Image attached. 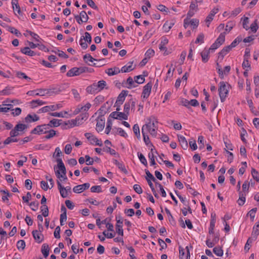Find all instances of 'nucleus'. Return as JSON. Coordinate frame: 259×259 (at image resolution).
<instances>
[{"label": "nucleus", "mask_w": 259, "mask_h": 259, "mask_svg": "<svg viewBox=\"0 0 259 259\" xmlns=\"http://www.w3.org/2000/svg\"><path fill=\"white\" fill-rule=\"evenodd\" d=\"M116 231L117 233L121 236L123 235V231L122 229V224L123 220L120 216L116 217Z\"/></svg>", "instance_id": "0eeeda50"}, {"label": "nucleus", "mask_w": 259, "mask_h": 259, "mask_svg": "<svg viewBox=\"0 0 259 259\" xmlns=\"http://www.w3.org/2000/svg\"><path fill=\"white\" fill-rule=\"evenodd\" d=\"M199 20L197 19H193L190 20V25L193 27V29L197 28L199 25Z\"/></svg>", "instance_id": "bf43d9fd"}, {"label": "nucleus", "mask_w": 259, "mask_h": 259, "mask_svg": "<svg viewBox=\"0 0 259 259\" xmlns=\"http://www.w3.org/2000/svg\"><path fill=\"white\" fill-rule=\"evenodd\" d=\"M49 246L47 244H44L41 246V252L45 257H47L49 254Z\"/></svg>", "instance_id": "c85d7f7f"}, {"label": "nucleus", "mask_w": 259, "mask_h": 259, "mask_svg": "<svg viewBox=\"0 0 259 259\" xmlns=\"http://www.w3.org/2000/svg\"><path fill=\"white\" fill-rule=\"evenodd\" d=\"M151 88L152 83L151 82L148 83L144 87L142 95V97H143V98H147L149 96Z\"/></svg>", "instance_id": "9d476101"}, {"label": "nucleus", "mask_w": 259, "mask_h": 259, "mask_svg": "<svg viewBox=\"0 0 259 259\" xmlns=\"http://www.w3.org/2000/svg\"><path fill=\"white\" fill-rule=\"evenodd\" d=\"M133 132L135 135L136 136L137 138L138 139H140L141 136H140V128L138 124H135L133 126Z\"/></svg>", "instance_id": "f704fd0d"}, {"label": "nucleus", "mask_w": 259, "mask_h": 259, "mask_svg": "<svg viewBox=\"0 0 259 259\" xmlns=\"http://www.w3.org/2000/svg\"><path fill=\"white\" fill-rule=\"evenodd\" d=\"M21 52L25 55H27L29 56H33L36 55V53L30 50V48L29 47H24L21 49Z\"/></svg>", "instance_id": "4be33fe9"}, {"label": "nucleus", "mask_w": 259, "mask_h": 259, "mask_svg": "<svg viewBox=\"0 0 259 259\" xmlns=\"http://www.w3.org/2000/svg\"><path fill=\"white\" fill-rule=\"evenodd\" d=\"M18 140L15 137H12L11 136L10 137L7 138L6 140L4 141V144L5 145L9 144L12 142H17Z\"/></svg>", "instance_id": "864d4df0"}, {"label": "nucleus", "mask_w": 259, "mask_h": 259, "mask_svg": "<svg viewBox=\"0 0 259 259\" xmlns=\"http://www.w3.org/2000/svg\"><path fill=\"white\" fill-rule=\"evenodd\" d=\"M215 219L214 218H212L210 222V226L209 228V234H212L214 233V228L215 226Z\"/></svg>", "instance_id": "72a5a7b5"}, {"label": "nucleus", "mask_w": 259, "mask_h": 259, "mask_svg": "<svg viewBox=\"0 0 259 259\" xmlns=\"http://www.w3.org/2000/svg\"><path fill=\"white\" fill-rule=\"evenodd\" d=\"M251 175L253 178L257 182H259V173L254 168L251 169Z\"/></svg>", "instance_id": "c03bdc74"}, {"label": "nucleus", "mask_w": 259, "mask_h": 259, "mask_svg": "<svg viewBox=\"0 0 259 259\" xmlns=\"http://www.w3.org/2000/svg\"><path fill=\"white\" fill-rule=\"evenodd\" d=\"M90 186V184L89 183H84L82 185H79L75 186L73 188V191L74 193H80L83 192L84 190L88 189L89 188Z\"/></svg>", "instance_id": "1a4fd4ad"}, {"label": "nucleus", "mask_w": 259, "mask_h": 259, "mask_svg": "<svg viewBox=\"0 0 259 259\" xmlns=\"http://www.w3.org/2000/svg\"><path fill=\"white\" fill-rule=\"evenodd\" d=\"M145 172L146 174V178H148L150 179V180L153 181L154 182H156V179L154 178V177L149 172V171L147 169H145Z\"/></svg>", "instance_id": "0e129e2a"}, {"label": "nucleus", "mask_w": 259, "mask_h": 259, "mask_svg": "<svg viewBox=\"0 0 259 259\" xmlns=\"http://www.w3.org/2000/svg\"><path fill=\"white\" fill-rule=\"evenodd\" d=\"M138 156L141 162L144 165L147 166V161L144 155L141 153H138Z\"/></svg>", "instance_id": "a18cd8bd"}, {"label": "nucleus", "mask_w": 259, "mask_h": 259, "mask_svg": "<svg viewBox=\"0 0 259 259\" xmlns=\"http://www.w3.org/2000/svg\"><path fill=\"white\" fill-rule=\"evenodd\" d=\"M47 133H48V134L45 136V138L47 139H49L53 138L56 134V131L54 130H48Z\"/></svg>", "instance_id": "603ef678"}, {"label": "nucleus", "mask_w": 259, "mask_h": 259, "mask_svg": "<svg viewBox=\"0 0 259 259\" xmlns=\"http://www.w3.org/2000/svg\"><path fill=\"white\" fill-rule=\"evenodd\" d=\"M219 11V9L213 8L210 12L209 14L206 17L205 22L208 23L207 27H209V24L213 20V17Z\"/></svg>", "instance_id": "9b49d317"}, {"label": "nucleus", "mask_w": 259, "mask_h": 259, "mask_svg": "<svg viewBox=\"0 0 259 259\" xmlns=\"http://www.w3.org/2000/svg\"><path fill=\"white\" fill-rule=\"evenodd\" d=\"M80 73L79 72V69L78 67H73L69 70L67 73V75L70 77L77 76Z\"/></svg>", "instance_id": "aec40b11"}, {"label": "nucleus", "mask_w": 259, "mask_h": 259, "mask_svg": "<svg viewBox=\"0 0 259 259\" xmlns=\"http://www.w3.org/2000/svg\"><path fill=\"white\" fill-rule=\"evenodd\" d=\"M39 119V117L36 114H34L33 116L31 114H28L25 118V121L26 122H31L36 121L38 120Z\"/></svg>", "instance_id": "5701e85b"}, {"label": "nucleus", "mask_w": 259, "mask_h": 259, "mask_svg": "<svg viewBox=\"0 0 259 259\" xmlns=\"http://www.w3.org/2000/svg\"><path fill=\"white\" fill-rule=\"evenodd\" d=\"M225 34L226 32L221 33L215 41L220 45H222L225 41Z\"/></svg>", "instance_id": "4c0bfd02"}, {"label": "nucleus", "mask_w": 259, "mask_h": 259, "mask_svg": "<svg viewBox=\"0 0 259 259\" xmlns=\"http://www.w3.org/2000/svg\"><path fill=\"white\" fill-rule=\"evenodd\" d=\"M174 23L168 22V21L165 22L163 26V28L165 32H168L172 27L174 26Z\"/></svg>", "instance_id": "c9c22d12"}, {"label": "nucleus", "mask_w": 259, "mask_h": 259, "mask_svg": "<svg viewBox=\"0 0 259 259\" xmlns=\"http://www.w3.org/2000/svg\"><path fill=\"white\" fill-rule=\"evenodd\" d=\"M29 205L31 207V209L33 211H36L37 210L38 206H39V203L38 201H33L31 202V203H29Z\"/></svg>", "instance_id": "8fccbe9b"}, {"label": "nucleus", "mask_w": 259, "mask_h": 259, "mask_svg": "<svg viewBox=\"0 0 259 259\" xmlns=\"http://www.w3.org/2000/svg\"><path fill=\"white\" fill-rule=\"evenodd\" d=\"M83 60L84 61V62L87 63H88L89 65H92L89 63H88L89 61L92 63V62H93L94 61H98L97 59H94L90 54H85L83 56Z\"/></svg>", "instance_id": "7c9ffc66"}, {"label": "nucleus", "mask_w": 259, "mask_h": 259, "mask_svg": "<svg viewBox=\"0 0 259 259\" xmlns=\"http://www.w3.org/2000/svg\"><path fill=\"white\" fill-rule=\"evenodd\" d=\"M245 201V197L243 194L241 192H239V198L238 200V204L240 206L243 205Z\"/></svg>", "instance_id": "37998d69"}, {"label": "nucleus", "mask_w": 259, "mask_h": 259, "mask_svg": "<svg viewBox=\"0 0 259 259\" xmlns=\"http://www.w3.org/2000/svg\"><path fill=\"white\" fill-rule=\"evenodd\" d=\"M134 190L135 191L136 193L139 194L142 193L143 190L141 187L138 184H135L133 186Z\"/></svg>", "instance_id": "69168bd1"}, {"label": "nucleus", "mask_w": 259, "mask_h": 259, "mask_svg": "<svg viewBox=\"0 0 259 259\" xmlns=\"http://www.w3.org/2000/svg\"><path fill=\"white\" fill-rule=\"evenodd\" d=\"M133 61L129 62L126 65L123 66L121 69V72L122 73L128 72L134 69L135 67L133 66Z\"/></svg>", "instance_id": "4468645a"}, {"label": "nucleus", "mask_w": 259, "mask_h": 259, "mask_svg": "<svg viewBox=\"0 0 259 259\" xmlns=\"http://www.w3.org/2000/svg\"><path fill=\"white\" fill-rule=\"evenodd\" d=\"M259 234V220L258 222L253 226L251 236L254 239H256Z\"/></svg>", "instance_id": "6ab92c4d"}, {"label": "nucleus", "mask_w": 259, "mask_h": 259, "mask_svg": "<svg viewBox=\"0 0 259 259\" xmlns=\"http://www.w3.org/2000/svg\"><path fill=\"white\" fill-rule=\"evenodd\" d=\"M147 128V126H145L144 128H142V134L143 136V140L146 145H148L151 144L149 138L147 135V133L145 132V129Z\"/></svg>", "instance_id": "b1692460"}, {"label": "nucleus", "mask_w": 259, "mask_h": 259, "mask_svg": "<svg viewBox=\"0 0 259 259\" xmlns=\"http://www.w3.org/2000/svg\"><path fill=\"white\" fill-rule=\"evenodd\" d=\"M256 210V208H253L248 212V214L250 216L252 221H253Z\"/></svg>", "instance_id": "338daca9"}, {"label": "nucleus", "mask_w": 259, "mask_h": 259, "mask_svg": "<svg viewBox=\"0 0 259 259\" xmlns=\"http://www.w3.org/2000/svg\"><path fill=\"white\" fill-rule=\"evenodd\" d=\"M213 252L218 256H222L223 255V250L222 248L220 247L213 248Z\"/></svg>", "instance_id": "ea45409f"}, {"label": "nucleus", "mask_w": 259, "mask_h": 259, "mask_svg": "<svg viewBox=\"0 0 259 259\" xmlns=\"http://www.w3.org/2000/svg\"><path fill=\"white\" fill-rule=\"evenodd\" d=\"M88 117V115L87 113L81 114L79 116H77L75 120H77V122H81V124L83 122V120H85Z\"/></svg>", "instance_id": "473e14b6"}, {"label": "nucleus", "mask_w": 259, "mask_h": 259, "mask_svg": "<svg viewBox=\"0 0 259 259\" xmlns=\"http://www.w3.org/2000/svg\"><path fill=\"white\" fill-rule=\"evenodd\" d=\"M79 16L81 17V18L82 19L83 21H82V22H86L89 19V17L84 11H82L80 13Z\"/></svg>", "instance_id": "5fc2aeb1"}, {"label": "nucleus", "mask_w": 259, "mask_h": 259, "mask_svg": "<svg viewBox=\"0 0 259 259\" xmlns=\"http://www.w3.org/2000/svg\"><path fill=\"white\" fill-rule=\"evenodd\" d=\"M82 38L83 39L84 41L89 44H91L92 42V37L91 34L88 32L84 33V36H83Z\"/></svg>", "instance_id": "3c124183"}, {"label": "nucleus", "mask_w": 259, "mask_h": 259, "mask_svg": "<svg viewBox=\"0 0 259 259\" xmlns=\"http://www.w3.org/2000/svg\"><path fill=\"white\" fill-rule=\"evenodd\" d=\"M32 234L34 240L37 243H40L43 241L44 237L40 230H34L32 231Z\"/></svg>", "instance_id": "6e6552de"}, {"label": "nucleus", "mask_w": 259, "mask_h": 259, "mask_svg": "<svg viewBox=\"0 0 259 259\" xmlns=\"http://www.w3.org/2000/svg\"><path fill=\"white\" fill-rule=\"evenodd\" d=\"M168 39L165 38V37H164V38H162V40L161 41V42L159 45V49L161 50V51H164V50H166V47H165V46L168 44Z\"/></svg>", "instance_id": "c756f323"}, {"label": "nucleus", "mask_w": 259, "mask_h": 259, "mask_svg": "<svg viewBox=\"0 0 259 259\" xmlns=\"http://www.w3.org/2000/svg\"><path fill=\"white\" fill-rule=\"evenodd\" d=\"M16 76L19 78H24L27 79L28 80H30L31 78L27 76L24 73L21 72H17L16 73Z\"/></svg>", "instance_id": "6e6d98bb"}, {"label": "nucleus", "mask_w": 259, "mask_h": 259, "mask_svg": "<svg viewBox=\"0 0 259 259\" xmlns=\"http://www.w3.org/2000/svg\"><path fill=\"white\" fill-rule=\"evenodd\" d=\"M106 85L104 80H100L97 83H94L93 84L87 87L86 90L89 94H96L102 90Z\"/></svg>", "instance_id": "f03ea898"}, {"label": "nucleus", "mask_w": 259, "mask_h": 259, "mask_svg": "<svg viewBox=\"0 0 259 259\" xmlns=\"http://www.w3.org/2000/svg\"><path fill=\"white\" fill-rule=\"evenodd\" d=\"M231 49L232 48L229 46L225 47L219 53V57H221L223 59L224 57L231 51Z\"/></svg>", "instance_id": "cd10ccee"}, {"label": "nucleus", "mask_w": 259, "mask_h": 259, "mask_svg": "<svg viewBox=\"0 0 259 259\" xmlns=\"http://www.w3.org/2000/svg\"><path fill=\"white\" fill-rule=\"evenodd\" d=\"M148 157L150 160V165H154L156 164V162L155 161V156L153 152V148L151 149L150 152L148 154Z\"/></svg>", "instance_id": "58836bf2"}, {"label": "nucleus", "mask_w": 259, "mask_h": 259, "mask_svg": "<svg viewBox=\"0 0 259 259\" xmlns=\"http://www.w3.org/2000/svg\"><path fill=\"white\" fill-rule=\"evenodd\" d=\"M56 161L58 163V167L59 169L58 170L55 171L56 177L58 179L62 178L63 180H67V178L66 175V170L62 159L60 158H58L56 159Z\"/></svg>", "instance_id": "7ed1b4c3"}, {"label": "nucleus", "mask_w": 259, "mask_h": 259, "mask_svg": "<svg viewBox=\"0 0 259 259\" xmlns=\"http://www.w3.org/2000/svg\"><path fill=\"white\" fill-rule=\"evenodd\" d=\"M235 25V23L233 22H228L226 26L225 31L230 32Z\"/></svg>", "instance_id": "4d7b16f0"}, {"label": "nucleus", "mask_w": 259, "mask_h": 259, "mask_svg": "<svg viewBox=\"0 0 259 259\" xmlns=\"http://www.w3.org/2000/svg\"><path fill=\"white\" fill-rule=\"evenodd\" d=\"M84 136L88 139V140L90 141L91 144H94L97 138L95 136L89 133H85Z\"/></svg>", "instance_id": "2f4dec72"}, {"label": "nucleus", "mask_w": 259, "mask_h": 259, "mask_svg": "<svg viewBox=\"0 0 259 259\" xmlns=\"http://www.w3.org/2000/svg\"><path fill=\"white\" fill-rule=\"evenodd\" d=\"M210 52V51L209 50H204L201 53L202 60L203 62L206 63L208 61Z\"/></svg>", "instance_id": "393cba45"}, {"label": "nucleus", "mask_w": 259, "mask_h": 259, "mask_svg": "<svg viewBox=\"0 0 259 259\" xmlns=\"http://www.w3.org/2000/svg\"><path fill=\"white\" fill-rule=\"evenodd\" d=\"M105 125V120L102 118V117L100 118H98L97 120V122L96 124V130L98 132H100L102 131Z\"/></svg>", "instance_id": "2eb2a0df"}, {"label": "nucleus", "mask_w": 259, "mask_h": 259, "mask_svg": "<svg viewBox=\"0 0 259 259\" xmlns=\"http://www.w3.org/2000/svg\"><path fill=\"white\" fill-rule=\"evenodd\" d=\"M251 31L253 32H256L258 28V25L257 23V20H255L253 23H252L250 27Z\"/></svg>", "instance_id": "e2e57ef3"}, {"label": "nucleus", "mask_w": 259, "mask_h": 259, "mask_svg": "<svg viewBox=\"0 0 259 259\" xmlns=\"http://www.w3.org/2000/svg\"><path fill=\"white\" fill-rule=\"evenodd\" d=\"M91 191L93 193H100L102 192L101 187L100 186H94L91 188Z\"/></svg>", "instance_id": "13d9d810"}, {"label": "nucleus", "mask_w": 259, "mask_h": 259, "mask_svg": "<svg viewBox=\"0 0 259 259\" xmlns=\"http://www.w3.org/2000/svg\"><path fill=\"white\" fill-rule=\"evenodd\" d=\"M60 231H61L60 227L59 226H57L55 228L54 233V237L56 238L59 239L60 238Z\"/></svg>", "instance_id": "774afa93"}, {"label": "nucleus", "mask_w": 259, "mask_h": 259, "mask_svg": "<svg viewBox=\"0 0 259 259\" xmlns=\"http://www.w3.org/2000/svg\"><path fill=\"white\" fill-rule=\"evenodd\" d=\"M148 120L149 121L143 125L142 128L147 125V128L145 129V132H148L152 136L156 137L158 130L157 119L155 116H151Z\"/></svg>", "instance_id": "f257e3e1"}, {"label": "nucleus", "mask_w": 259, "mask_h": 259, "mask_svg": "<svg viewBox=\"0 0 259 259\" xmlns=\"http://www.w3.org/2000/svg\"><path fill=\"white\" fill-rule=\"evenodd\" d=\"M61 210H64V212L60 215V225L61 226H63L64 225V222H66L67 220L66 209L64 206H62Z\"/></svg>", "instance_id": "412c9836"}, {"label": "nucleus", "mask_w": 259, "mask_h": 259, "mask_svg": "<svg viewBox=\"0 0 259 259\" xmlns=\"http://www.w3.org/2000/svg\"><path fill=\"white\" fill-rule=\"evenodd\" d=\"M128 115L127 114V113L124 112H118V116H117V119H124L127 120L128 118Z\"/></svg>", "instance_id": "de8ad7c7"}, {"label": "nucleus", "mask_w": 259, "mask_h": 259, "mask_svg": "<svg viewBox=\"0 0 259 259\" xmlns=\"http://www.w3.org/2000/svg\"><path fill=\"white\" fill-rule=\"evenodd\" d=\"M178 139H179V141L180 144L181 145L182 147L184 150L187 149L188 148V142H187L186 138L184 136H178Z\"/></svg>", "instance_id": "a211bd4d"}, {"label": "nucleus", "mask_w": 259, "mask_h": 259, "mask_svg": "<svg viewBox=\"0 0 259 259\" xmlns=\"http://www.w3.org/2000/svg\"><path fill=\"white\" fill-rule=\"evenodd\" d=\"M81 124V122H77V120L75 119H72L70 120L67 121V122L65 123V125H68V128H71L75 126H78Z\"/></svg>", "instance_id": "bb28decb"}, {"label": "nucleus", "mask_w": 259, "mask_h": 259, "mask_svg": "<svg viewBox=\"0 0 259 259\" xmlns=\"http://www.w3.org/2000/svg\"><path fill=\"white\" fill-rule=\"evenodd\" d=\"M219 95L221 101L223 102L225 101L227 95L228 94V87L224 81H221L219 83Z\"/></svg>", "instance_id": "20e7f679"}, {"label": "nucleus", "mask_w": 259, "mask_h": 259, "mask_svg": "<svg viewBox=\"0 0 259 259\" xmlns=\"http://www.w3.org/2000/svg\"><path fill=\"white\" fill-rule=\"evenodd\" d=\"M135 82L133 79L132 77H129L127 80H126V83L127 84V85L126 87L128 89H131L134 87H136V85H135Z\"/></svg>", "instance_id": "e433bc0d"}, {"label": "nucleus", "mask_w": 259, "mask_h": 259, "mask_svg": "<svg viewBox=\"0 0 259 259\" xmlns=\"http://www.w3.org/2000/svg\"><path fill=\"white\" fill-rule=\"evenodd\" d=\"M128 91L123 90L118 95L117 100L116 101V103L122 104L123 102L125 100V97L127 95Z\"/></svg>", "instance_id": "f8f14e48"}, {"label": "nucleus", "mask_w": 259, "mask_h": 259, "mask_svg": "<svg viewBox=\"0 0 259 259\" xmlns=\"http://www.w3.org/2000/svg\"><path fill=\"white\" fill-rule=\"evenodd\" d=\"M16 131L22 132L27 128V126L26 124L22 123H19L17 124L14 127Z\"/></svg>", "instance_id": "79ce46f5"}, {"label": "nucleus", "mask_w": 259, "mask_h": 259, "mask_svg": "<svg viewBox=\"0 0 259 259\" xmlns=\"http://www.w3.org/2000/svg\"><path fill=\"white\" fill-rule=\"evenodd\" d=\"M61 90L59 89L58 90L55 89H47V91L46 92V95H49L51 96L53 95V94H59Z\"/></svg>", "instance_id": "a19ab883"}, {"label": "nucleus", "mask_w": 259, "mask_h": 259, "mask_svg": "<svg viewBox=\"0 0 259 259\" xmlns=\"http://www.w3.org/2000/svg\"><path fill=\"white\" fill-rule=\"evenodd\" d=\"M121 72V70L118 67H114L108 69L106 71V73L109 76L117 74Z\"/></svg>", "instance_id": "f3484780"}, {"label": "nucleus", "mask_w": 259, "mask_h": 259, "mask_svg": "<svg viewBox=\"0 0 259 259\" xmlns=\"http://www.w3.org/2000/svg\"><path fill=\"white\" fill-rule=\"evenodd\" d=\"M145 81L144 76L140 75L135 77V81L139 84L143 83Z\"/></svg>", "instance_id": "49530a36"}, {"label": "nucleus", "mask_w": 259, "mask_h": 259, "mask_svg": "<svg viewBox=\"0 0 259 259\" xmlns=\"http://www.w3.org/2000/svg\"><path fill=\"white\" fill-rule=\"evenodd\" d=\"M242 67L243 69H251L250 64L249 62L248 59H244V61L242 63Z\"/></svg>", "instance_id": "680f3d73"}, {"label": "nucleus", "mask_w": 259, "mask_h": 259, "mask_svg": "<svg viewBox=\"0 0 259 259\" xmlns=\"http://www.w3.org/2000/svg\"><path fill=\"white\" fill-rule=\"evenodd\" d=\"M62 107L61 105L60 104H56V105H49V106H45L40 109H39L38 113H45L47 112L50 111H55L56 110L59 109Z\"/></svg>", "instance_id": "423d86ee"}, {"label": "nucleus", "mask_w": 259, "mask_h": 259, "mask_svg": "<svg viewBox=\"0 0 259 259\" xmlns=\"http://www.w3.org/2000/svg\"><path fill=\"white\" fill-rule=\"evenodd\" d=\"M58 188L60 191V193L61 196L63 198H66L69 194L67 193V192L65 190V187H64L61 184L60 182L59 181H57V182Z\"/></svg>", "instance_id": "ddd939ff"}, {"label": "nucleus", "mask_w": 259, "mask_h": 259, "mask_svg": "<svg viewBox=\"0 0 259 259\" xmlns=\"http://www.w3.org/2000/svg\"><path fill=\"white\" fill-rule=\"evenodd\" d=\"M25 242L23 240H19L17 243V247L18 249L23 250L25 247Z\"/></svg>", "instance_id": "09e8293b"}, {"label": "nucleus", "mask_w": 259, "mask_h": 259, "mask_svg": "<svg viewBox=\"0 0 259 259\" xmlns=\"http://www.w3.org/2000/svg\"><path fill=\"white\" fill-rule=\"evenodd\" d=\"M49 129V128L48 127V125H47V124L38 125L36 127H35L33 130H32V131L31 132V134L38 135L47 134L48 132V130Z\"/></svg>", "instance_id": "39448f33"}, {"label": "nucleus", "mask_w": 259, "mask_h": 259, "mask_svg": "<svg viewBox=\"0 0 259 259\" xmlns=\"http://www.w3.org/2000/svg\"><path fill=\"white\" fill-rule=\"evenodd\" d=\"M204 35L203 33H200L196 40H195V43L196 44H199V43H203L204 42Z\"/></svg>", "instance_id": "052dcab7"}, {"label": "nucleus", "mask_w": 259, "mask_h": 259, "mask_svg": "<svg viewBox=\"0 0 259 259\" xmlns=\"http://www.w3.org/2000/svg\"><path fill=\"white\" fill-rule=\"evenodd\" d=\"M14 87H7L5 89L0 91V96H8L13 94Z\"/></svg>", "instance_id": "dca6fc26"}, {"label": "nucleus", "mask_w": 259, "mask_h": 259, "mask_svg": "<svg viewBox=\"0 0 259 259\" xmlns=\"http://www.w3.org/2000/svg\"><path fill=\"white\" fill-rule=\"evenodd\" d=\"M61 120L57 119H53L51 120L49 123L47 124L48 125L49 128L50 127H57L61 125Z\"/></svg>", "instance_id": "a878e982"}]
</instances>
